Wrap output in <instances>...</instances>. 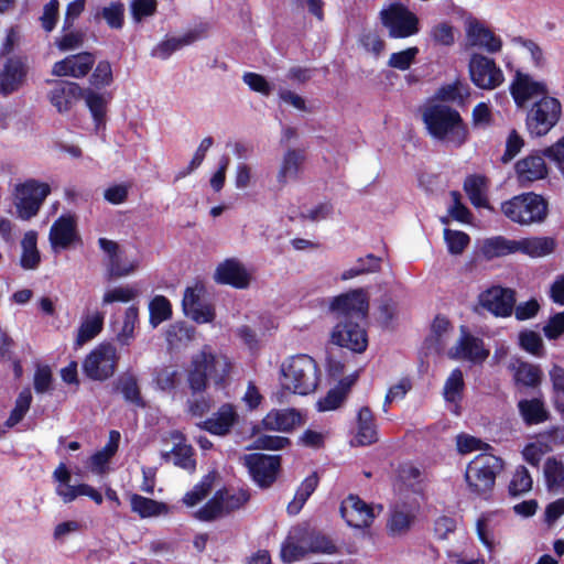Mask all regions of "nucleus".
I'll return each instance as SVG.
<instances>
[{
	"label": "nucleus",
	"mask_w": 564,
	"mask_h": 564,
	"mask_svg": "<svg viewBox=\"0 0 564 564\" xmlns=\"http://www.w3.org/2000/svg\"><path fill=\"white\" fill-rule=\"evenodd\" d=\"M422 120L429 134L435 140L460 148L469 139V128L462 115L446 104L427 105L423 109Z\"/></svg>",
	"instance_id": "nucleus-1"
},
{
	"label": "nucleus",
	"mask_w": 564,
	"mask_h": 564,
	"mask_svg": "<svg viewBox=\"0 0 564 564\" xmlns=\"http://www.w3.org/2000/svg\"><path fill=\"white\" fill-rule=\"evenodd\" d=\"M232 369V362L226 355H217L205 345L195 354L186 371V381L193 395L202 394L212 379L217 387H221L228 380Z\"/></svg>",
	"instance_id": "nucleus-2"
},
{
	"label": "nucleus",
	"mask_w": 564,
	"mask_h": 564,
	"mask_svg": "<svg viewBox=\"0 0 564 564\" xmlns=\"http://www.w3.org/2000/svg\"><path fill=\"white\" fill-rule=\"evenodd\" d=\"M502 215L521 227L543 224L550 213L547 199L535 192L514 195L501 203Z\"/></svg>",
	"instance_id": "nucleus-3"
},
{
	"label": "nucleus",
	"mask_w": 564,
	"mask_h": 564,
	"mask_svg": "<svg viewBox=\"0 0 564 564\" xmlns=\"http://www.w3.org/2000/svg\"><path fill=\"white\" fill-rule=\"evenodd\" d=\"M318 373V366L311 356H293L281 366V388L290 393L306 395L317 388Z\"/></svg>",
	"instance_id": "nucleus-4"
},
{
	"label": "nucleus",
	"mask_w": 564,
	"mask_h": 564,
	"mask_svg": "<svg viewBox=\"0 0 564 564\" xmlns=\"http://www.w3.org/2000/svg\"><path fill=\"white\" fill-rule=\"evenodd\" d=\"M505 462L501 457L481 453L467 465L465 480L471 494L488 498L496 484L497 476L503 470Z\"/></svg>",
	"instance_id": "nucleus-5"
},
{
	"label": "nucleus",
	"mask_w": 564,
	"mask_h": 564,
	"mask_svg": "<svg viewBox=\"0 0 564 564\" xmlns=\"http://www.w3.org/2000/svg\"><path fill=\"white\" fill-rule=\"evenodd\" d=\"M562 117V104L552 96H542L532 102L525 116V129L531 138L546 135Z\"/></svg>",
	"instance_id": "nucleus-6"
},
{
	"label": "nucleus",
	"mask_w": 564,
	"mask_h": 564,
	"mask_svg": "<svg viewBox=\"0 0 564 564\" xmlns=\"http://www.w3.org/2000/svg\"><path fill=\"white\" fill-rule=\"evenodd\" d=\"M379 19L390 39H408L420 32L419 17L400 1L382 8Z\"/></svg>",
	"instance_id": "nucleus-7"
},
{
	"label": "nucleus",
	"mask_w": 564,
	"mask_h": 564,
	"mask_svg": "<svg viewBox=\"0 0 564 564\" xmlns=\"http://www.w3.org/2000/svg\"><path fill=\"white\" fill-rule=\"evenodd\" d=\"M120 356L110 343L98 344L83 360V373L93 381L104 382L118 369Z\"/></svg>",
	"instance_id": "nucleus-8"
},
{
	"label": "nucleus",
	"mask_w": 564,
	"mask_h": 564,
	"mask_svg": "<svg viewBox=\"0 0 564 564\" xmlns=\"http://www.w3.org/2000/svg\"><path fill=\"white\" fill-rule=\"evenodd\" d=\"M242 459L251 479L258 487L268 489L275 482L281 469L282 458L280 455L251 453L246 454Z\"/></svg>",
	"instance_id": "nucleus-9"
},
{
	"label": "nucleus",
	"mask_w": 564,
	"mask_h": 564,
	"mask_svg": "<svg viewBox=\"0 0 564 564\" xmlns=\"http://www.w3.org/2000/svg\"><path fill=\"white\" fill-rule=\"evenodd\" d=\"M17 193L18 216L23 220H29L37 215L43 202L51 193V187L46 183L29 180L17 187Z\"/></svg>",
	"instance_id": "nucleus-10"
},
{
	"label": "nucleus",
	"mask_w": 564,
	"mask_h": 564,
	"mask_svg": "<svg viewBox=\"0 0 564 564\" xmlns=\"http://www.w3.org/2000/svg\"><path fill=\"white\" fill-rule=\"evenodd\" d=\"M468 70L473 84L480 89L492 90L505 80L503 73L495 59L482 54L475 53L470 56Z\"/></svg>",
	"instance_id": "nucleus-11"
},
{
	"label": "nucleus",
	"mask_w": 564,
	"mask_h": 564,
	"mask_svg": "<svg viewBox=\"0 0 564 564\" xmlns=\"http://www.w3.org/2000/svg\"><path fill=\"white\" fill-rule=\"evenodd\" d=\"M369 302L362 289H355L335 296L330 302V311L337 321L365 319L368 313Z\"/></svg>",
	"instance_id": "nucleus-12"
},
{
	"label": "nucleus",
	"mask_w": 564,
	"mask_h": 564,
	"mask_svg": "<svg viewBox=\"0 0 564 564\" xmlns=\"http://www.w3.org/2000/svg\"><path fill=\"white\" fill-rule=\"evenodd\" d=\"M489 355L490 350L485 347L484 340L473 335L466 326H460V336L448 350L451 359L465 360L474 365H481Z\"/></svg>",
	"instance_id": "nucleus-13"
},
{
	"label": "nucleus",
	"mask_w": 564,
	"mask_h": 564,
	"mask_svg": "<svg viewBox=\"0 0 564 564\" xmlns=\"http://www.w3.org/2000/svg\"><path fill=\"white\" fill-rule=\"evenodd\" d=\"M364 321L347 319L337 322L332 333L333 343L354 352H364L368 346L367 332L360 325Z\"/></svg>",
	"instance_id": "nucleus-14"
},
{
	"label": "nucleus",
	"mask_w": 564,
	"mask_h": 564,
	"mask_svg": "<svg viewBox=\"0 0 564 564\" xmlns=\"http://www.w3.org/2000/svg\"><path fill=\"white\" fill-rule=\"evenodd\" d=\"M509 90L518 108H523L533 98L549 96V87L544 80H535L520 69L516 70Z\"/></svg>",
	"instance_id": "nucleus-15"
},
{
	"label": "nucleus",
	"mask_w": 564,
	"mask_h": 564,
	"mask_svg": "<svg viewBox=\"0 0 564 564\" xmlns=\"http://www.w3.org/2000/svg\"><path fill=\"white\" fill-rule=\"evenodd\" d=\"M204 293L205 286L196 283L194 286L185 289L182 300L185 315L198 324L212 323L216 317L214 306L203 301Z\"/></svg>",
	"instance_id": "nucleus-16"
},
{
	"label": "nucleus",
	"mask_w": 564,
	"mask_h": 564,
	"mask_svg": "<svg viewBox=\"0 0 564 564\" xmlns=\"http://www.w3.org/2000/svg\"><path fill=\"white\" fill-rule=\"evenodd\" d=\"M479 304L497 317H509L516 305V291L494 285L480 293Z\"/></svg>",
	"instance_id": "nucleus-17"
},
{
	"label": "nucleus",
	"mask_w": 564,
	"mask_h": 564,
	"mask_svg": "<svg viewBox=\"0 0 564 564\" xmlns=\"http://www.w3.org/2000/svg\"><path fill=\"white\" fill-rule=\"evenodd\" d=\"M339 513L346 523L356 529H364L371 525L375 519L373 509L366 503L358 495L350 494L339 507Z\"/></svg>",
	"instance_id": "nucleus-18"
},
{
	"label": "nucleus",
	"mask_w": 564,
	"mask_h": 564,
	"mask_svg": "<svg viewBox=\"0 0 564 564\" xmlns=\"http://www.w3.org/2000/svg\"><path fill=\"white\" fill-rule=\"evenodd\" d=\"M48 240L54 251L67 250L75 242L80 241L74 216H59L51 226Z\"/></svg>",
	"instance_id": "nucleus-19"
},
{
	"label": "nucleus",
	"mask_w": 564,
	"mask_h": 564,
	"mask_svg": "<svg viewBox=\"0 0 564 564\" xmlns=\"http://www.w3.org/2000/svg\"><path fill=\"white\" fill-rule=\"evenodd\" d=\"M214 279L218 284L243 290L249 286L251 275L239 260L229 258L217 265Z\"/></svg>",
	"instance_id": "nucleus-20"
},
{
	"label": "nucleus",
	"mask_w": 564,
	"mask_h": 564,
	"mask_svg": "<svg viewBox=\"0 0 564 564\" xmlns=\"http://www.w3.org/2000/svg\"><path fill=\"white\" fill-rule=\"evenodd\" d=\"M239 422V414L231 403H223L218 410L199 424V427L212 435L226 436Z\"/></svg>",
	"instance_id": "nucleus-21"
},
{
	"label": "nucleus",
	"mask_w": 564,
	"mask_h": 564,
	"mask_svg": "<svg viewBox=\"0 0 564 564\" xmlns=\"http://www.w3.org/2000/svg\"><path fill=\"white\" fill-rule=\"evenodd\" d=\"M516 177L520 186L524 187L535 181L547 176L549 170L544 158L539 152H533L519 160L514 164Z\"/></svg>",
	"instance_id": "nucleus-22"
},
{
	"label": "nucleus",
	"mask_w": 564,
	"mask_h": 564,
	"mask_svg": "<svg viewBox=\"0 0 564 564\" xmlns=\"http://www.w3.org/2000/svg\"><path fill=\"white\" fill-rule=\"evenodd\" d=\"M96 57L90 52H82L75 55L66 56L64 59L53 65L52 73L55 76H72L76 78L85 77L95 64Z\"/></svg>",
	"instance_id": "nucleus-23"
},
{
	"label": "nucleus",
	"mask_w": 564,
	"mask_h": 564,
	"mask_svg": "<svg viewBox=\"0 0 564 564\" xmlns=\"http://www.w3.org/2000/svg\"><path fill=\"white\" fill-rule=\"evenodd\" d=\"M82 95L83 89L77 83L57 80L54 88L50 91L48 99L58 112H66Z\"/></svg>",
	"instance_id": "nucleus-24"
},
{
	"label": "nucleus",
	"mask_w": 564,
	"mask_h": 564,
	"mask_svg": "<svg viewBox=\"0 0 564 564\" xmlns=\"http://www.w3.org/2000/svg\"><path fill=\"white\" fill-rule=\"evenodd\" d=\"M294 538L297 542L305 543L307 553L332 554L336 551V545L328 536L306 525L294 527Z\"/></svg>",
	"instance_id": "nucleus-25"
},
{
	"label": "nucleus",
	"mask_w": 564,
	"mask_h": 564,
	"mask_svg": "<svg viewBox=\"0 0 564 564\" xmlns=\"http://www.w3.org/2000/svg\"><path fill=\"white\" fill-rule=\"evenodd\" d=\"M378 441L376 420L369 406H362L357 415V433L352 445L368 446Z\"/></svg>",
	"instance_id": "nucleus-26"
},
{
	"label": "nucleus",
	"mask_w": 564,
	"mask_h": 564,
	"mask_svg": "<svg viewBox=\"0 0 564 564\" xmlns=\"http://www.w3.org/2000/svg\"><path fill=\"white\" fill-rule=\"evenodd\" d=\"M301 423V414L295 409L271 410L262 420L265 430L290 432Z\"/></svg>",
	"instance_id": "nucleus-27"
},
{
	"label": "nucleus",
	"mask_w": 564,
	"mask_h": 564,
	"mask_svg": "<svg viewBox=\"0 0 564 564\" xmlns=\"http://www.w3.org/2000/svg\"><path fill=\"white\" fill-rule=\"evenodd\" d=\"M557 241L549 236L525 237L519 240V252L530 258H543L552 254Z\"/></svg>",
	"instance_id": "nucleus-28"
},
{
	"label": "nucleus",
	"mask_w": 564,
	"mask_h": 564,
	"mask_svg": "<svg viewBox=\"0 0 564 564\" xmlns=\"http://www.w3.org/2000/svg\"><path fill=\"white\" fill-rule=\"evenodd\" d=\"M115 390L122 394L123 400L127 403L139 409H144L147 406V402L141 394V389L135 375L130 372L121 375L116 381Z\"/></svg>",
	"instance_id": "nucleus-29"
},
{
	"label": "nucleus",
	"mask_w": 564,
	"mask_h": 564,
	"mask_svg": "<svg viewBox=\"0 0 564 564\" xmlns=\"http://www.w3.org/2000/svg\"><path fill=\"white\" fill-rule=\"evenodd\" d=\"M467 35L473 45L485 47L489 53H497L501 50L502 41L499 36L478 21L471 22Z\"/></svg>",
	"instance_id": "nucleus-30"
},
{
	"label": "nucleus",
	"mask_w": 564,
	"mask_h": 564,
	"mask_svg": "<svg viewBox=\"0 0 564 564\" xmlns=\"http://www.w3.org/2000/svg\"><path fill=\"white\" fill-rule=\"evenodd\" d=\"M464 191L476 208H490L486 189L487 177L480 174L468 175L464 181Z\"/></svg>",
	"instance_id": "nucleus-31"
},
{
	"label": "nucleus",
	"mask_w": 564,
	"mask_h": 564,
	"mask_svg": "<svg viewBox=\"0 0 564 564\" xmlns=\"http://www.w3.org/2000/svg\"><path fill=\"white\" fill-rule=\"evenodd\" d=\"M517 252H519V240H511L503 236L488 238L481 246V253L488 260Z\"/></svg>",
	"instance_id": "nucleus-32"
},
{
	"label": "nucleus",
	"mask_w": 564,
	"mask_h": 564,
	"mask_svg": "<svg viewBox=\"0 0 564 564\" xmlns=\"http://www.w3.org/2000/svg\"><path fill=\"white\" fill-rule=\"evenodd\" d=\"M25 69L18 61H9L0 73V91L4 95L17 91L25 78Z\"/></svg>",
	"instance_id": "nucleus-33"
},
{
	"label": "nucleus",
	"mask_w": 564,
	"mask_h": 564,
	"mask_svg": "<svg viewBox=\"0 0 564 564\" xmlns=\"http://www.w3.org/2000/svg\"><path fill=\"white\" fill-rule=\"evenodd\" d=\"M518 410L527 425H536L549 419V411L541 399H522L518 402Z\"/></svg>",
	"instance_id": "nucleus-34"
},
{
	"label": "nucleus",
	"mask_w": 564,
	"mask_h": 564,
	"mask_svg": "<svg viewBox=\"0 0 564 564\" xmlns=\"http://www.w3.org/2000/svg\"><path fill=\"white\" fill-rule=\"evenodd\" d=\"M469 96V85L458 78L451 84L442 85L435 91V98L442 101L441 104L455 102L458 106H464Z\"/></svg>",
	"instance_id": "nucleus-35"
},
{
	"label": "nucleus",
	"mask_w": 564,
	"mask_h": 564,
	"mask_svg": "<svg viewBox=\"0 0 564 564\" xmlns=\"http://www.w3.org/2000/svg\"><path fill=\"white\" fill-rule=\"evenodd\" d=\"M304 160V150L289 149L283 155V160L276 175L279 184L285 185L288 178L295 180Z\"/></svg>",
	"instance_id": "nucleus-36"
},
{
	"label": "nucleus",
	"mask_w": 564,
	"mask_h": 564,
	"mask_svg": "<svg viewBox=\"0 0 564 564\" xmlns=\"http://www.w3.org/2000/svg\"><path fill=\"white\" fill-rule=\"evenodd\" d=\"M318 484L319 477L316 471H313L301 482V485L296 489L293 500L290 501L286 507V512L290 516H296L297 513H300L305 502L316 490Z\"/></svg>",
	"instance_id": "nucleus-37"
},
{
	"label": "nucleus",
	"mask_w": 564,
	"mask_h": 564,
	"mask_svg": "<svg viewBox=\"0 0 564 564\" xmlns=\"http://www.w3.org/2000/svg\"><path fill=\"white\" fill-rule=\"evenodd\" d=\"M131 510L140 518H152L169 513V506L165 502L132 494L130 497Z\"/></svg>",
	"instance_id": "nucleus-38"
},
{
	"label": "nucleus",
	"mask_w": 564,
	"mask_h": 564,
	"mask_svg": "<svg viewBox=\"0 0 564 564\" xmlns=\"http://www.w3.org/2000/svg\"><path fill=\"white\" fill-rule=\"evenodd\" d=\"M542 376L543 372L539 365L520 361L514 368L513 380L518 387L536 388L541 384Z\"/></svg>",
	"instance_id": "nucleus-39"
},
{
	"label": "nucleus",
	"mask_w": 564,
	"mask_h": 564,
	"mask_svg": "<svg viewBox=\"0 0 564 564\" xmlns=\"http://www.w3.org/2000/svg\"><path fill=\"white\" fill-rule=\"evenodd\" d=\"M104 313L96 312L95 314L87 316L80 324L75 344L80 347L87 341L95 338L104 327Z\"/></svg>",
	"instance_id": "nucleus-40"
},
{
	"label": "nucleus",
	"mask_w": 564,
	"mask_h": 564,
	"mask_svg": "<svg viewBox=\"0 0 564 564\" xmlns=\"http://www.w3.org/2000/svg\"><path fill=\"white\" fill-rule=\"evenodd\" d=\"M307 554L304 542H297L294 538V528L281 545L280 557L284 564H291L301 561Z\"/></svg>",
	"instance_id": "nucleus-41"
},
{
	"label": "nucleus",
	"mask_w": 564,
	"mask_h": 564,
	"mask_svg": "<svg viewBox=\"0 0 564 564\" xmlns=\"http://www.w3.org/2000/svg\"><path fill=\"white\" fill-rule=\"evenodd\" d=\"M86 105L93 116L94 123L98 130L106 124L107 100L102 95L88 89L85 94Z\"/></svg>",
	"instance_id": "nucleus-42"
},
{
	"label": "nucleus",
	"mask_w": 564,
	"mask_h": 564,
	"mask_svg": "<svg viewBox=\"0 0 564 564\" xmlns=\"http://www.w3.org/2000/svg\"><path fill=\"white\" fill-rule=\"evenodd\" d=\"M150 323L156 327L172 317V304L164 295H155L149 304Z\"/></svg>",
	"instance_id": "nucleus-43"
},
{
	"label": "nucleus",
	"mask_w": 564,
	"mask_h": 564,
	"mask_svg": "<svg viewBox=\"0 0 564 564\" xmlns=\"http://www.w3.org/2000/svg\"><path fill=\"white\" fill-rule=\"evenodd\" d=\"M32 403V393L29 388H24L18 395L14 408L11 410L9 417L7 419L4 425L7 427H13L18 423H20L28 411L30 410Z\"/></svg>",
	"instance_id": "nucleus-44"
},
{
	"label": "nucleus",
	"mask_w": 564,
	"mask_h": 564,
	"mask_svg": "<svg viewBox=\"0 0 564 564\" xmlns=\"http://www.w3.org/2000/svg\"><path fill=\"white\" fill-rule=\"evenodd\" d=\"M533 480L528 470L523 465L516 468L512 478L510 480L508 491L512 497L521 496L532 489Z\"/></svg>",
	"instance_id": "nucleus-45"
},
{
	"label": "nucleus",
	"mask_w": 564,
	"mask_h": 564,
	"mask_svg": "<svg viewBox=\"0 0 564 564\" xmlns=\"http://www.w3.org/2000/svg\"><path fill=\"white\" fill-rule=\"evenodd\" d=\"M544 477L549 489L564 487V464L555 457H549L544 464Z\"/></svg>",
	"instance_id": "nucleus-46"
},
{
	"label": "nucleus",
	"mask_w": 564,
	"mask_h": 564,
	"mask_svg": "<svg viewBox=\"0 0 564 564\" xmlns=\"http://www.w3.org/2000/svg\"><path fill=\"white\" fill-rule=\"evenodd\" d=\"M365 261H368V267H356L355 265L348 270H345L341 273L340 279L343 281H347V280H350V279L356 278L361 274L376 273L381 270L382 260L380 257H377L373 253H368L366 257H361V258L357 259V263H362Z\"/></svg>",
	"instance_id": "nucleus-47"
},
{
	"label": "nucleus",
	"mask_w": 564,
	"mask_h": 564,
	"mask_svg": "<svg viewBox=\"0 0 564 564\" xmlns=\"http://www.w3.org/2000/svg\"><path fill=\"white\" fill-rule=\"evenodd\" d=\"M251 498L249 489L221 490V502L226 514L241 509Z\"/></svg>",
	"instance_id": "nucleus-48"
},
{
	"label": "nucleus",
	"mask_w": 564,
	"mask_h": 564,
	"mask_svg": "<svg viewBox=\"0 0 564 564\" xmlns=\"http://www.w3.org/2000/svg\"><path fill=\"white\" fill-rule=\"evenodd\" d=\"M429 37L435 46L451 47L455 43V30L447 22H441L431 28Z\"/></svg>",
	"instance_id": "nucleus-49"
},
{
	"label": "nucleus",
	"mask_w": 564,
	"mask_h": 564,
	"mask_svg": "<svg viewBox=\"0 0 564 564\" xmlns=\"http://www.w3.org/2000/svg\"><path fill=\"white\" fill-rule=\"evenodd\" d=\"M195 36L186 34L182 37H170L159 43L153 50V55L162 59L169 58L175 51L182 48L185 45L191 44Z\"/></svg>",
	"instance_id": "nucleus-50"
},
{
	"label": "nucleus",
	"mask_w": 564,
	"mask_h": 564,
	"mask_svg": "<svg viewBox=\"0 0 564 564\" xmlns=\"http://www.w3.org/2000/svg\"><path fill=\"white\" fill-rule=\"evenodd\" d=\"M419 52L417 46H410L403 51L394 52L388 59V66L402 72L408 70L414 63Z\"/></svg>",
	"instance_id": "nucleus-51"
},
{
	"label": "nucleus",
	"mask_w": 564,
	"mask_h": 564,
	"mask_svg": "<svg viewBox=\"0 0 564 564\" xmlns=\"http://www.w3.org/2000/svg\"><path fill=\"white\" fill-rule=\"evenodd\" d=\"M174 464L185 470L194 471L196 460L194 458V449L191 445L175 444L171 451Z\"/></svg>",
	"instance_id": "nucleus-52"
},
{
	"label": "nucleus",
	"mask_w": 564,
	"mask_h": 564,
	"mask_svg": "<svg viewBox=\"0 0 564 564\" xmlns=\"http://www.w3.org/2000/svg\"><path fill=\"white\" fill-rule=\"evenodd\" d=\"M464 377L460 369H454L447 378L444 386L445 399L449 402H455L460 399L464 390Z\"/></svg>",
	"instance_id": "nucleus-53"
},
{
	"label": "nucleus",
	"mask_w": 564,
	"mask_h": 564,
	"mask_svg": "<svg viewBox=\"0 0 564 564\" xmlns=\"http://www.w3.org/2000/svg\"><path fill=\"white\" fill-rule=\"evenodd\" d=\"M444 239L451 254H460L468 247L470 237L459 230L444 229Z\"/></svg>",
	"instance_id": "nucleus-54"
},
{
	"label": "nucleus",
	"mask_w": 564,
	"mask_h": 564,
	"mask_svg": "<svg viewBox=\"0 0 564 564\" xmlns=\"http://www.w3.org/2000/svg\"><path fill=\"white\" fill-rule=\"evenodd\" d=\"M221 490H218L197 512V519L202 521H213L225 513L221 502Z\"/></svg>",
	"instance_id": "nucleus-55"
},
{
	"label": "nucleus",
	"mask_w": 564,
	"mask_h": 564,
	"mask_svg": "<svg viewBox=\"0 0 564 564\" xmlns=\"http://www.w3.org/2000/svg\"><path fill=\"white\" fill-rule=\"evenodd\" d=\"M289 445H291L289 437L261 434L253 440L251 447L254 449L279 451Z\"/></svg>",
	"instance_id": "nucleus-56"
},
{
	"label": "nucleus",
	"mask_w": 564,
	"mask_h": 564,
	"mask_svg": "<svg viewBox=\"0 0 564 564\" xmlns=\"http://www.w3.org/2000/svg\"><path fill=\"white\" fill-rule=\"evenodd\" d=\"M102 18L111 29L120 30L124 23V6L121 2H111L101 11Z\"/></svg>",
	"instance_id": "nucleus-57"
},
{
	"label": "nucleus",
	"mask_w": 564,
	"mask_h": 564,
	"mask_svg": "<svg viewBox=\"0 0 564 564\" xmlns=\"http://www.w3.org/2000/svg\"><path fill=\"white\" fill-rule=\"evenodd\" d=\"M180 381V372L177 369L164 367L160 369L154 377L156 387L162 391H172Z\"/></svg>",
	"instance_id": "nucleus-58"
},
{
	"label": "nucleus",
	"mask_w": 564,
	"mask_h": 564,
	"mask_svg": "<svg viewBox=\"0 0 564 564\" xmlns=\"http://www.w3.org/2000/svg\"><path fill=\"white\" fill-rule=\"evenodd\" d=\"M523 147V138L516 129L511 130L506 141L505 152L500 159L501 163L507 164L511 162L520 153Z\"/></svg>",
	"instance_id": "nucleus-59"
},
{
	"label": "nucleus",
	"mask_w": 564,
	"mask_h": 564,
	"mask_svg": "<svg viewBox=\"0 0 564 564\" xmlns=\"http://www.w3.org/2000/svg\"><path fill=\"white\" fill-rule=\"evenodd\" d=\"M59 17V2L58 0H50L43 8V13L40 17V22L45 32H52L57 24Z\"/></svg>",
	"instance_id": "nucleus-60"
},
{
	"label": "nucleus",
	"mask_w": 564,
	"mask_h": 564,
	"mask_svg": "<svg viewBox=\"0 0 564 564\" xmlns=\"http://www.w3.org/2000/svg\"><path fill=\"white\" fill-rule=\"evenodd\" d=\"M65 33L55 40V45L61 52L73 51L84 43L85 34L82 31H64Z\"/></svg>",
	"instance_id": "nucleus-61"
},
{
	"label": "nucleus",
	"mask_w": 564,
	"mask_h": 564,
	"mask_svg": "<svg viewBox=\"0 0 564 564\" xmlns=\"http://www.w3.org/2000/svg\"><path fill=\"white\" fill-rule=\"evenodd\" d=\"M520 346L528 352L541 356L543 351V341L541 336L533 330H524L519 335Z\"/></svg>",
	"instance_id": "nucleus-62"
},
{
	"label": "nucleus",
	"mask_w": 564,
	"mask_h": 564,
	"mask_svg": "<svg viewBox=\"0 0 564 564\" xmlns=\"http://www.w3.org/2000/svg\"><path fill=\"white\" fill-rule=\"evenodd\" d=\"M138 295V290L131 286H119L107 291L104 294L102 303L111 304L115 302L128 303Z\"/></svg>",
	"instance_id": "nucleus-63"
},
{
	"label": "nucleus",
	"mask_w": 564,
	"mask_h": 564,
	"mask_svg": "<svg viewBox=\"0 0 564 564\" xmlns=\"http://www.w3.org/2000/svg\"><path fill=\"white\" fill-rule=\"evenodd\" d=\"M113 80L111 64L108 61H100L94 73L91 74L90 82L97 87L109 86Z\"/></svg>",
	"instance_id": "nucleus-64"
}]
</instances>
